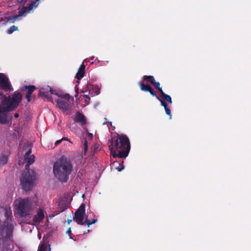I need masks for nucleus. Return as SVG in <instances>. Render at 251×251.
I'll list each match as a JSON object with an SVG mask.
<instances>
[{"label": "nucleus", "instance_id": "c756f323", "mask_svg": "<svg viewBox=\"0 0 251 251\" xmlns=\"http://www.w3.org/2000/svg\"><path fill=\"white\" fill-rule=\"evenodd\" d=\"M75 91L76 92V95L75 96V98H76L78 96V88H77V85H75Z\"/></svg>", "mask_w": 251, "mask_h": 251}, {"label": "nucleus", "instance_id": "423d86ee", "mask_svg": "<svg viewBox=\"0 0 251 251\" xmlns=\"http://www.w3.org/2000/svg\"><path fill=\"white\" fill-rule=\"evenodd\" d=\"M38 5V0L32 1L27 6H23L22 8H18L19 14L13 16L6 17V23H14L16 21L20 20L21 17H25L26 14L30 13V11L34 8H36Z\"/></svg>", "mask_w": 251, "mask_h": 251}, {"label": "nucleus", "instance_id": "b1692460", "mask_svg": "<svg viewBox=\"0 0 251 251\" xmlns=\"http://www.w3.org/2000/svg\"><path fill=\"white\" fill-rule=\"evenodd\" d=\"M165 110L166 114L170 116V119L172 118L171 112L170 108V107L168 106L164 108Z\"/></svg>", "mask_w": 251, "mask_h": 251}, {"label": "nucleus", "instance_id": "4468645a", "mask_svg": "<svg viewBox=\"0 0 251 251\" xmlns=\"http://www.w3.org/2000/svg\"><path fill=\"white\" fill-rule=\"evenodd\" d=\"M24 89L27 90V92L25 95V98L27 99L28 102L31 100V96L33 92L36 89L34 85H25L24 87Z\"/></svg>", "mask_w": 251, "mask_h": 251}, {"label": "nucleus", "instance_id": "473e14b6", "mask_svg": "<svg viewBox=\"0 0 251 251\" xmlns=\"http://www.w3.org/2000/svg\"><path fill=\"white\" fill-rule=\"evenodd\" d=\"M66 233H68V234H70V233H71V228H70V227H69V228L68 229L67 231H66Z\"/></svg>", "mask_w": 251, "mask_h": 251}, {"label": "nucleus", "instance_id": "f704fd0d", "mask_svg": "<svg viewBox=\"0 0 251 251\" xmlns=\"http://www.w3.org/2000/svg\"><path fill=\"white\" fill-rule=\"evenodd\" d=\"M14 117L16 118H18L19 117V114L16 113L14 114Z\"/></svg>", "mask_w": 251, "mask_h": 251}, {"label": "nucleus", "instance_id": "a211bd4d", "mask_svg": "<svg viewBox=\"0 0 251 251\" xmlns=\"http://www.w3.org/2000/svg\"><path fill=\"white\" fill-rule=\"evenodd\" d=\"M160 96L162 99L167 100L169 103H172L173 101L171 96L165 94L164 92L160 94Z\"/></svg>", "mask_w": 251, "mask_h": 251}, {"label": "nucleus", "instance_id": "bb28decb", "mask_svg": "<svg viewBox=\"0 0 251 251\" xmlns=\"http://www.w3.org/2000/svg\"><path fill=\"white\" fill-rule=\"evenodd\" d=\"M158 100L160 101L161 105L162 106H163L164 107V108H166V107L168 106V104L167 103L166 101H165L164 100H161L159 99Z\"/></svg>", "mask_w": 251, "mask_h": 251}, {"label": "nucleus", "instance_id": "6e6552de", "mask_svg": "<svg viewBox=\"0 0 251 251\" xmlns=\"http://www.w3.org/2000/svg\"><path fill=\"white\" fill-rule=\"evenodd\" d=\"M16 99V102H17L18 104H20L22 100V95L20 92H15L11 96H8L7 97L5 95L3 92L0 91V103L3 102L5 103V104H9L13 100V99Z\"/></svg>", "mask_w": 251, "mask_h": 251}, {"label": "nucleus", "instance_id": "5701e85b", "mask_svg": "<svg viewBox=\"0 0 251 251\" xmlns=\"http://www.w3.org/2000/svg\"><path fill=\"white\" fill-rule=\"evenodd\" d=\"M97 221V219H93L92 221L91 220H86L84 222V224L86 223L88 226H89L90 225L95 224Z\"/></svg>", "mask_w": 251, "mask_h": 251}, {"label": "nucleus", "instance_id": "6ab92c4d", "mask_svg": "<svg viewBox=\"0 0 251 251\" xmlns=\"http://www.w3.org/2000/svg\"><path fill=\"white\" fill-rule=\"evenodd\" d=\"M152 85H153L156 89L158 90L160 94H162V93L163 92V91L162 88L160 87V84L159 82H156V81L155 80Z\"/></svg>", "mask_w": 251, "mask_h": 251}, {"label": "nucleus", "instance_id": "c85d7f7f", "mask_svg": "<svg viewBox=\"0 0 251 251\" xmlns=\"http://www.w3.org/2000/svg\"><path fill=\"white\" fill-rule=\"evenodd\" d=\"M84 97L86 98L85 100V102L87 104H88V103L90 101V97H89V96L88 95H84Z\"/></svg>", "mask_w": 251, "mask_h": 251}, {"label": "nucleus", "instance_id": "58836bf2", "mask_svg": "<svg viewBox=\"0 0 251 251\" xmlns=\"http://www.w3.org/2000/svg\"><path fill=\"white\" fill-rule=\"evenodd\" d=\"M82 93H87V90H85V91H82Z\"/></svg>", "mask_w": 251, "mask_h": 251}, {"label": "nucleus", "instance_id": "f3484780", "mask_svg": "<svg viewBox=\"0 0 251 251\" xmlns=\"http://www.w3.org/2000/svg\"><path fill=\"white\" fill-rule=\"evenodd\" d=\"M142 79L144 81L150 82L151 84L154 82L155 78L152 75H144L142 77Z\"/></svg>", "mask_w": 251, "mask_h": 251}, {"label": "nucleus", "instance_id": "79ce46f5", "mask_svg": "<svg viewBox=\"0 0 251 251\" xmlns=\"http://www.w3.org/2000/svg\"><path fill=\"white\" fill-rule=\"evenodd\" d=\"M77 84H79V81H77Z\"/></svg>", "mask_w": 251, "mask_h": 251}, {"label": "nucleus", "instance_id": "7c9ffc66", "mask_svg": "<svg viewBox=\"0 0 251 251\" xmlns=\"http://www.w3.org/2000/svg\"><path fill=\"white\" fill-rule=\"evenodd\" d=\"M39 251H46L45 247L42 245L39 248Z\"/></svg>", "mask_w": 251, "mask_h": 251}, {"label": "nucleus", "instance_id": "dca6fc26", "mask_svg": "<svg viewBox=\"0 0 251 251\" xmlns=\"http://www.w3.org/2000/svg\"><path fill=\"white\" fill-rule=\"evenodd\" d=\"M85 66L83 63L79 67L77 73L76 74L75 78L77 80L81 79L84 75L85 74Z\"/></svg>", "mask_w": 251, "mask_h": 251}, {"label": "nucleus", "instance_id": "f03ea898", "mask_svg": "<svg viewBox=\"0 0 251 251\" xmlns=\"http://www.w3.org/2000/svg\"><path fill=\"white\" fill-rule=\"evenodd\" d=\"M52 94H54L60 98V99H57L55 100L57 106L64 112L68 111L70 107V100H74V98L70 96L69 94H64L61 93L56 92L49 86H48L47 88L46 89L41 88L38 93L39 96L42 97L48 101L54 103L53 99L51 96Z\"/></svg>", "mask_w": 251, "mask_h": 251}, {"label": "nucleus", "instance_id": "ddd939ff", "mask_svg": "<svg viewBox=\"0 0 251 251\" xmlns=\"http://www.w3.org/2000/svg\"><path fill=\"white\" fill-rule=\"evenodd\" d=\"M44 217L43 210L39 208L37 210V214L33 217V221L35 223H39L44 218Z\"/></svg>", "mask_w": 251, "mask_h": 251}, {"label": "nucleus", "instance_id": "4be33fe9", "mask_svg": "<svg viewBox=\"0 0 251 251\" xmlns=\"http://www.w3.org/2000/svg\"><path fill=\"white\" fill-rule=\"evenodd\" d=\"M16 30H18V27L15 25H12L8 29L7 32L8 34H11Z\"/></svg>", "mask_w": 251, "mask_h": 251}, {"label": "nucleus", "instance_id": "39448f33", "mask_svg": "<svg viewBox=\"0 0 251 251\" xmlns=\"http://www.w3.org/2000/svg\"><path fill=\"white\" fill-rule=\"evenodd\" d=\"M20 104L16 102V99H13L9 104H5L4 102L0 103V124H6L9 122L8 112L12 111L16 109Z\"/></svg>", "mask_w": 251, "mask_h": 251}, {"label": "nucleus", "instance_id": "e433bc0d", "mask_svg": "<svg viewBox=\"0 0 251 251\" xmlns=\"http://www.w3.org/2000/svg\"><path fill=\"white\" fill-rule=\"evenodd\" d=\"M124 167H122V168H117V169L119 171H121L123 169Z\"/></svg>", "mask_w": 251, "mask_h": 251}, {"label": "nucleus", "instance_id": "7ed1b4c3", "mask_svg": "<svg viewBox=\"0 0 251 251\" xmlns=\"http://www.w3.org/2000/svg\"><path fill=\"white\" fill-rule=\"evenodd\" d=\"M73 170L71 161L65 156H61L53 164V173L61 182H66Z\"/></svg>", "mask_w": 251, "mask_h": 251}, {"label": "nucleus", "instance_id": "2eb2a0df", "mask_svg": "<svg viewBox=\"0 0 251 251\" xmlns=\"http://www.w3.org/2000/svg\"><path fill=\"white\" fill-rule=\"evenodd\" d=\"M9 152L6 151L2 152L0 156V166H4L5 165L7 161L9 156Z\"/></svg>", "mask_w": 251, "mask_h": 251}, {"label": "nucleus", "instance_id": "ea45409f", "mask_svg": "<svg viewBox=\"0 0 251 251\" xmlns=\"http://www.w3.org/2000/svg\"><path fill=\"white\" fill-rule=\"evenodd\" d=\"M3 20L2 18H0V22H1Z\"/></svg>", "mask_w": 251, "mask_h": 251}, {"label": "nucleus", "instance_id": "393cba45", "mask_svg": "<svg viewBox=\"0 0 251 251\" xmlns=\"http://www.w3.org/2000/svg\"><path fill=\"white\" fill-rule=\"evenodd\" d=\"M93 91L96 95H98L100 93V89H99L98 86H93Z\"/></svg>", "mask_w": 251, "mask_h": 251}, {"label": "nucleus", "instance_id": "cd10ccee", "mask_svg": "<svg viewBox=\"0 0 251 251\" xmlns=\"http://www.w3.org/2000/svg\"><path fill=\"white\" fill-rule=\"evenodd\" d=\"M28 0H17V3H19L23 5V6H25V4L26 1Z\"/></svg>", "mask_w": 251, "mask_h": 251}, {"label": "nucleus", "instance_id": "9d476101", "mask_svg": "<svg viewBox=\"0 0 251 251\" xmlns=\"http://www.w3.org/2000/svg\"><path fill=\"white\" fill-rule=\"evenodd\" d=\"M85 214V205L82 203L76 210L74 217V220L75 221L78 225H84V216Z\"/></svg>", "mask_w": 251, "mask_h": 251}, {"label": "nucleus", "instance_id": "0eeeda50", "mask_svg": "<svg viewBox=\"0 0 251 251\" xmlns=\"http://www.w3.org/2000/svg\"><path fill=\"white\" fill-rule=\"evenodd\" d=\"M17 209L21 217L29 216L33 209L31 200L26 198L19 200L17 203Z\"/></svg>", "mask_w": 251, "mask_h": 251}, {"label": "nucleus", "instance_id": "1a4fd4ad", "mask_svg": "<svg viewBox=\"0 0 251 251\" xmlns=\"http://www.w3.org/2000/svg\"><path fill=\"white\" fill-rule=\"evenodd\" d=\"M0 89L4 92H12L14 89L8 77L5 74L0 73Z\"/></svg>", "mask_w": 251, "mask_h": 251}, {"label": "nucleus", "instance_id": "aec40b11", "mask_svg": "<svg viewBox=\"0 0 251 251\" xmlns=\"http://www.w3.org/2000/svg\"><path fill=\"white\" fill-rule=\"evenodd\" d=\"M82 144L84 150V155H86L88 150V143L86 138H84V140L82 141Z\"/></svg>", "mask_w": 251, "mask_h": 251}, {"label": "nucleus", "instance_id": "20e7f679", "mask_svg": "<svg viewBox=\"0 0 251 251\" xmlns=\"http://www.w3.org/2000/svg\"><path fill=\"white\" fill-rule=\"evenodd\" d=\"M30 165L28 163H27L25 165L26 171L22 173V177L20 179L23 188L26 191L30 190L32 187L36 174L33 170L29 169Z\"/></svg>", "mask_w": 251, "mask_h": 251}, {"label": "nucleus", "instance_id": "412c9836", "mask_svg": "<svg viewBox=\"0 0 251 251\" xmlns=\"http://www.w3.org/2000/svg\"><path fill=\"white\" fill-rule=\"evenodd\" d=\"M35 159V156L34 155H31L27 157L26 161H25V162L28 163L29 164H32L34 163Z\"/></svg>", "mask_w": 251, "mask_h": 251}, {"label": "nucleus", "instance_id": "f8f14e48", "mask_svg": "<svg viewBox=\"0 0 251 251\" xmlns=\"http://www.w3.org/2000/svg\"><path fill=\"white\" fill-rule=\"evenodd\" d=\"M73 119L75 122L79 123L81 126L86 124V119L85 116L79 112H76L74 116Z\"/></svg>", "mask_w": 251, "mask_h": 251}, {"label": "nucleus", "instance_id": "72a5a7b5", "mask_svg": "<svg viewBox=\"0 0 251 251\" xmlns=\"http://www.w3.org/2000/svg\"><path fill=\"white\" fill-rule=\"evenodd\" d=\"M62 141H63V140H66V141H69L70 142V141H69V140L66 138V137H63L61 139Z\"/></svg>", "mask_w": 251, "mask_h": 251}, {"label": "nucleus", "instance_id": "4c0bfd02", "mask_svg": "<svg viewBox=\"0 0 251 251\" xmlns=\"http://www.w3.org/2000/svg\"><path fill=\"white\" fill-rule=\"evenodd\" d=\"M71 222H72L71 220H67V223H68V224H70Z\"/></svg>", "mask_w": 251, "mask_h": 251}, {"label": "nucleus", "instance_id": "a878e982", "mask_svg": "<svg viewBox=\"0 0 251 251\" xmlns=\"http://www.w3.org/2000/svg\"><path fill=\"white\" fill-rule=\"evenodd\" d=\"M31 153V150L29 149L25 154L24 155V161H26L27 157L30 156V154Z\"/></svg>", "mask_w": 251, "mask_h": 251}, {"label": "nucleus", "instance_id": "c9c22d12", "mask_svg": "<svg viewBox=\"0 0 251 251\" xmlns=\"http://www.w3.org/2000/svg\"><path fill=\"white\" fill-rule=\"evenodd\" d=\"M89 136L91 138H92L93 137V134L92 133H88Z\"/></svg>", "mask_w": 251, "mask_h": 251}, {"label": "nucleus", "instance_id": "9b49d317", "mask_svg": "<svg viewBox=\"0 0 251 251\" xmlns=\"http://www.w3.org/2000/svg\"><path fill=\"white\" fill-rule=\"evenodd\" d=\"M139 85L142 91L150 92L152 96L155 97L157 100H159V98L156 96L154 89L149 84H145L144 83H139Z\"/></svg>", "mask_w": 251, "mask_h": 251}, {"label": "nucleus", "instance_id": "2f4dec72", "mask_svg": "<svg viewBox=\"0 0 251 251\" xmlns=\"http://www.w3.org/2000/svg\"><path fill=\"white\" fill-rule=\"evenodd\" d=\"M62 141L61 139L57 140L55 143V145L57 146L58 145L60 144Z\"/></svg>", "mask_w": 251, "mask_h": 251}, {"label": "nucleus", "instance_id": "f257e3e1", "mask_svg": "<svg viewBox=\"0 0 251 251\" xmlns=\"http://www.w3.org/2000/svg\"><path fill=\"white\" fill-rule=\"evenodd\" d=\"M109 148L113 158H126L130 150V144L128 137L124 134H117L110 141Z\"/></svg>", "mask_w": 251, "mask_h": 251}, {"label": "nucleus", "instance_id": "a19ab883", "mask_svg": "<svg viewBox=\"0 0 251 251\" xmlns=\"http://www.w3.org/2000/svg\"><path fill=\"white\" fill-rule=\"evenodd\" d=\"M90 229H88V230H87V232H90Z\"/></svg>", "mask_w": 251, "mask_h": 251}]
</instances>
